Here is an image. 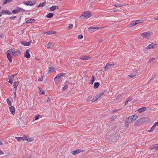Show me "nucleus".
I'll list each match as a JSON object with an SVG mask.
<instances>
[{"mask_svg":"<svg viewBox=\"0 0 158 158\" xmlns=\"http://www.w3.org/2000/svg\"><path fill=\"white\" fill-rule=\"evenodd\" d=\"M26 140L28 142H31L33 140V138H30L28 139L27 138Z\"/></svg>","mask_w":158,"mask_h":158,"instance_id":"ea45409f","label":"nucleus"},{"mask_svg":"<svg viewBox=\"0 0 158 158\" xmlns=\"http://www.w3.org/2000/svg\"><path fill=\"white\" fill-rule=\"evenodd\" d=\"M16 17V16H12V17H10V19L11 20H12V19H14Z\"/></svg>","mask_w":158,"mask_h":158,"instance_id":"4d7b16f0","label":"nucleus"},{"mask_svg":"<svg viewBox=\"0 0 158 158\" xmlns=\"http://www.w3.org/2000/svg\"><path fill=\"white\" fill-rule=\"evenodd\" d=\"M56 33V31H44V33L46 35H51Z\"/></svg>","mask_w":158,"mask_h":158,"instance_id":"dca6fc26","label":"nucleus"},{"mask_svg":"<svg viewBox=\"0 0 158 158\" xmlns=\"http://www.w3.org/2000/svg\"><path fill=\"white\" fill-rule=\"evenodd\" d=\"M30 52V50L28 49L26 50V53L24 54V56L27 58H29L30 57V54H29V52Z\"/></svg>","mask_w":158,"mask_h":158,"instance_id":"9d476101","label":"nucleus"},{"mask_svg":"<svg viewBox=\"0 0 158 158\" xmlns=\"http://www.w3.org/2000/svg\"><path fill=\"white\" fill-rule=\"evenodd\" d=\"M9 110L11 113L14 115L15 113V108L13 106H11L9 107Z\"/></svg>","mask_w":158,"mask_h":158,"instance_id":"2eb2a0df","label":"nucleus"},{"mask_svg":"<svg viewBox=\"0 0 158 158\" xmlns=\"http://www.w3.org/2000/svg\"><path fill=\"white\" fill-rule=\"evenodd\" d=\"M12 0H4V2L3 4L4 5L8 3L12 2Z\"/></svg>","mask_w":158,"mask_h":158,"instance_id":"72a5a7b5","label":"nucleus"},{"mask_svg":"<svg viewBox=\"0 0 158 158\" xmlns=\"http://www.w3.org/2000/svg\"><path fill=\"white\" fill-rule=\"evenodd\" d=\"M53 15L54 14L52 13H50L46 15V17L48 18H50L52 17Z\"/></svg>","mask_w":158,"mask_h":158,"instance_id":"bb28decb","label":"nucleus"},{"mask_svg":"<svg viewBox=\"0 0 158 158\" xmlns=\"http://www.w3.org/2000/svg\"><path fill=\"white\" fill-rule=\"evenodd\" d=\"M16 51H15L14 49V51L12 52V55H16V53L15 52Z\"/></svg>","mask_w":158,"mask_h":158,"instance_id":"603ef678","label":"nucleus"},{"mask_svg":"<svg viewBox=\"0 0 158 158\" xmlns=\"http://www.w3.org/2000/svg\"><path fill=\"white\" fill-rule=\"evenodd\" d=\"M17 74H16L15 75H12L10 76H9L8 77V79L9 80V81H8V82L9 83H10L11 84H12L13 83V78Z\"/></svg>","mask_w":158,"mask_h":158,"instance_id":"6e6552de","label":"nucleus"},{"mask_svg":"<svg viewBox=\"0 0 158 158\" xmlns=\"http://www.w3.org/2000/svg\"><path fill=\"white\" fill-rule=\"evenodd\" d=\"M155 149V150H158V144H155L153 145L150 148L151 150Z\"/></svg>","mask_w":158,"mask_h":158,"instance_id":"4be33fe9","label":"nucleus"},{"mask_svg":"<svg viewBox=\"0 0 158 158\" xmlns=\"http://www.w3.org/2000/svg\"><path fill=\"white\" fill-rule=\"evenodd\" d=\"M25 11V10L23 8H20L19 7H17L15 10H13L12 11V13L13 14H16L20 11L24 12Z\"/></svg>","mask_w":158,"mask_h":158,"instance_id":"39448f33","label":"nucleus"},{"mask_svg":"<svg viewBox=\"0 0 158 158\" xmlns=\"http://www.w3.org/2000/svg\"><path fill=\"white\" fill-rule=\"evenodd\" d=\"M50 101H51L50 98H48V99L47 100V102L48 103L50 102Z\"/></svg>","mask_w":158,"mask_h":158,"instance_id":"052dcab7","label":"nucleus"},{"mask_svg":"<svg viewBox=\"0 0 158 158\" xmlns=\"http://www.w3.org/2000/svg\"><path fill=\"white\" fill-rule=\"evenodd\" d=\"M95 77L94 76H93L92 78L91 79V82L90 83V84L91 85H92L94 83V82L95 81Z\"/></svg>","mask_w":158,"mask_h":158,"instance_id":"c756f323","label":"nucleus"},{"mask_svg":"<svg viewBox=\"0 0 158 158\" xmlns=\"http://www.w3.org/2000/svg\"><path fill=\"white\" fill-rule=\"evenodd\" d=\"M83 36L82 35H78V38L79 39H81L83 38Z\"/></svg>","mask_w":158,"mask_h":158,"instance_id":"de8ad7c7","label":"nucleus"},{"mask_svg":"<svg viewBox=\"0 0 158 158\" xmlns=\"http://www.w3.org/2000/svg\"><path fill=\"white\" fill-rule=\"evenodd\" d=\"M90 1H91V3H94V1H97V0H91Z\"/></svg>","mask_w":158,"mask_h":158,"instance_id":"338daca9","label":"nucleus"},{"mask_svg":"<svg viewBox=\"0 0 158 158\" xmlns=\"http://www.w3.org/2000/svg\"><path fill=\"white\" fill-rule=\"evenodd\" d=\"M39 88L40 89V92L42 94H44V93H45L43 89H41L39 87Z\"/></svg>","mask_w":158,"mask_h":158,"instance_id":"79ce46f5","label":"nucleus"},{"mask_svg":"<svg viewBox=\"0 0 158 158\" xmlns=\"http://www.w3.org/2000/svg\"><path fill=\"white\" fill-rule=\"evenodd\" d=\"M100 85V83L98 82H95L94 84V89H97Z\"/></svg>","mask_w":158,"mask_h":158,"instance_id":"5701e85b","label":"nucleus"},{"mask_svg":"<svg viewBox=\"0 0 158 158\" xmlns=\"http://www.w3.org/2000/svg\"><path fill=\"white\" fill-rule=\"evenodd\" d=\"M43 77H42L41 78H39L38 80V81H42L43 80Z\"/></svg>","mask_w":158,"mask_h":158,"instance_id":"5fc2aeb1","label":"nucleus"},{"mask_svg":"<svg viewBox=\"0 0 158 158\" xmlns=\"http://www.w3.org/2000/svg\"><path fill=\"white\" fill-rule=\"evenodd\" d=\"M46 4V2H44L42 3H40L37 6V8H38L40 6H44V5Z\"/></svg>","mask_w":158,"mask_h":158,"instance_id":"2f4dec72","label":"nucleus"},{"mask_svg":"<svg viewBox=\"0 0 158 158\" xmlns=\"http://www.w3.org/2000/svg\"><path fill=\"white\" fill-rule=\"evenodd\" d=\"M137 73V72L136 70H134V71L133 72L130 74L128 76L131 78H132L136 76Z\"/></svg>","mask_w":158,"mask_h":158,"instance_id":"ddd939ff","label":"nucleus"},{"mask_svg":"<svg viewBox=\"0 0 158 158\" xmlns=\"http://www.w3.org/2000/svg\"><path fill=\"white\" fill-rule=\"evenodd\" d=\"M156 126H155L154 125L152 127L151 129L150 130H149L148 131V132H152L153 130L155 129Z\"/></svg>","mask_w":158,"mask_h":158,"instance_id":"473e14b6","label":"nucleus"},{"mask_svg":"<svg viewBox=\"0 0 158 158\" xmlns=\"http://www.w3.org/2000/svg\"><path fill=\"white\" fill-rule=\"evenodd\" d=\"M97 100H96V98H95V97L94 98L91 100L92 102H94L96 101Z\"/></svg>","mask_w":158,"mask_h":158,"instance_id":"6e6d98bb","label":"nucleus"},{"mask_svg":"<svg viewBox=\"0 0 158 158\" xmlns=\"http://www.w3.org/2000/svg\"><path fill=\"white\" fill-rule=\"evenodd\" d=\"M137 117L138 116L137 115H134L130 116L127 118V119L129 122L130 123H131L135 120Z\"/></svg>","mask_w":158,"mask_h":158,"instance_id":"7ed1b4c3","label":"nucleus"},{"mask_svg":"<svg viewBox=\"0 0 158 158\" xmlns=\"http://www.w3.org/2000/svg\"><path fill=\"white\" fill-rule=\"evenodd\" d=\"M155 58H152L150 59V60H149L148 63H151L153 61Z\"/></svg>","mask_w":158,"mask_h":158,"instance_id":"c03bdc74","label":"nucleus"},{"mask_svg":"<svg viewBox=\"0 0 158 158\" xmlns=\"http://www.w3.org/2000/svg\"><path fill=\"white\" fill-rule=\"evenodd\" d=\"M14 93L15 94V96H14V98H16V92L14 91Z\"/></svg>","mask_w":158,"mask_h":158,"instance_id":"69168bd1","label":"nucleus"},{"mask_svg":"<svg viewBox=\"0 0 158 158\" xmlns=\"http://www.w3.org/2000/svg\"><path fill=\"white\" fill-rule=\"evenodd\" d=\"M154 125L156 126H158V122H156Z\"/></svg>","mask_w":158,"mask_h":158,"instance_id":"13d9d810","label":"nucleus"},{"mask_svg":"<svg viewBox=\"0 0 158 158\" xmlns=\"http://www.w3.org/2000/svg\"><path fill=\"white\" fill-rule=\"evenodd\" d=\"M40 116L39 114H38L37 115H35V120H37L39 118Z\"/></svg>","mask_w":158,"mask_h":158,"instance_id":"49530a36","label":"nucleus"},{"mask_svg":"<svg viewBox=\"0 0 158 158\" xmlns=\"http://www.w3.org/2000/svg\"><path fill=\"white\" fill-rule=\"evenodd\" d=\"M129 123H130L129 122L127 119L125 123V127H129Z\"/></svg>","mask_w":158,"mask_h":158,"instance_id":"f704fd0d","label":"nucleus"},{"mask_svg":"<svg viewBox=\"0 0 158 158\" xmlns=\"http://www.w3.org/2000/svg\"><path fill=\"white\" fill-rule=\"evenodd\" d=\"M69 84L70 82H69V81H66L65 82V84H66L65 85H69Z\"/></svg>","mask_w":158,"mask_h":158,"instance_id":"864d4df0","label":"nucleus"},{"mask_svg":"<svg viewBox=\"0 0 158 158\" xmlns=\"http://www.w3.org/2000/svg\"><path fill=\"white\" fill-rule=\"evenodd\" d=\"M73 25L72 24H69V26L68 27V29H71L73 27Z\"/></svg>","mask_w":158,"mask_h":158,"instance_id":"58836bf2","label":"nucleus"},{"mask_svg":"<svg viewBox=\"0 0 158 158\" xmlns=\"http://www.w3.org/2000/svg\"><path fill=\"white\" fill-rule=\"evenodd\" d=\"M54 69L53 67H50L49 68V72H52V71H54Z\"/></svg>","mask_w":158,"mask_h":158,"instance_id":"c9c22d12","label":"nucleus"},{"mask_svg":"<svg viewBox=\"0 0 158 158\" xmlns=\"http://www.w3.org/2000/svg\"><path fill=\"white\" fill-rule=\"evenodd\" d=\"M6 53L7 55V57L9 60V61L10 62H11L12 61V57L11 54H10L9 52H6Z\"/></svg>","mask_w":158,"mask_h":158,"instance_id":"4468645a","label":"nucleus"},{"mask_svg":"<svg viewBox=\"0 0 158 158\" xmlns=\"http://www.w3.org/2000/svg\"><path fill=\"white\" fill-rule=\"evenodd\" d=\"M2 12L3 14L6 15H11L12 13L9 11L8 10H3Z\"/></svg>","mask_w":158,"mask_h":158,"instance_id":"b1692460","label":"nucleus"},{"mask_svg":"<svg viewBox=\"0 0 158 158\" xmlns=\"http://www.w3.org/2000/svg\"><path fill=\"white\" fill-rule=\"evenodd\" d=\"M22 137H18V141H20L22 140Z\"/></svg>","mask_w":158,"mask_h":158,"instance_id":"3c124183","label":"nucleus"},{"mask_svg":"<svg viewBox=\"0 0 158 158\" xmlns=\"http://www.w3.org/2000/svg\"><path fill=\"white\" fill-rule=\"evenodd\" d=\"M54 44L53 43H51L49 42L48 44L47 45V48H52L54 46Z\"/></svg>","mask_w":158,"mask_h":158,"instance_id":"f3484780","label":"nucleus"},{"mask_svg":"<svg viewBox=\"0 0 158 158\" xmlns=\"http://www.w3.org/2000/svg\"><path fill=\"white\" fill-rule=\"evenodd\" d=\"M15 53H16V55L17 54H20L21 52L20 51L18 50V51H16V52H15Z\"/></svg>","mask_w":158,"mask_h":158,"instance_id":"8fccbe9b","label":"nucleus"},{"mask_svg":"<svg viewBox=\"0 0 158 158\" xmlns=\"http://www.w3.org/2000/svg\"><path fill=\"white\" fill-rule=\"evenodd\" d=\"M65 74V73H60L57 75L54 78L55 81H56L57 79H59L60 77Z\"/></svg>","mask_w":158,"mask_h":158,"instance_id":"0eeeda50","label":"nucleus"},{"mask_svg":"<svg viewBox=\"0 0 158 158\" xmlns=\"http://www.w3.org/2000/svg\"><path fill=\"white\" fill-rule=\"evenodd\" d=\"M156 44H155L154 43H152L148 45V48L149 49L155 48H156Z\"/></svg>","mask_w":158,"mask_h":158,"instance_id":"9b49d317","label":"nucleus"},{"mask_svg":"<svg viewBox=\"0 0 158 158\" xmlns=\"http://www.w3.org/2000/svg\"><path fill=\"white\" fill-rule=\"evenodd\" d=\"M58 6H52L50 8V10L51 11H53L55 10L56 8H58Z\"/></svg>","mask_w":158,"mask_h":158,"instance_id":"cd10ccee","label":"nucleus"},{"mask_svg":"<svg viewBox=\"0 0 158 158\" xmlns=\"http://www.w3.org/2000/svg\"><path fill=\"white\" fill-rule=\"evenodd\" d=\"M68 88V86L67 85H65L62 88V90H65Z\"/></svg>","mask_w":158,"mask_h":158,"instance_id":"a19ab883","label":"nucleus"},{"mask_svg":"<svg viewBox=\"0 0 158 158\" xmlns=\"http://www.w3.org/2000/svg\"><path fill=\"white\" fill-rule=\"evenodd\" d=\"M122 6L119 4H115V5H114V6L116 7H120L121 6Z\"/></svg>","mask_w":158,"mask_h":158,"instance_id":"a18cd8bd","label":"nucleus"},{"mask_svg":"<svg viewBox=\"0 0 158 158\" xmlns=\"http://www.w3.org/2000/svg\"><path fill=\"white\" fill-rule=\"evenodd\" d=\"M135 22L137 23V24H138L139 23H140L141 22H142L143 20H137L135 21Z\"/></svg>","mask_w":158,"mask_h":158,"instance_id":"37998d69","label":"nucleus"},{"mask_svg":"<svg viewBox=\"0 0 158 158\" xmlns=\"http://www.w3.org/2000/svg\"><path fill=\"white\" fill-rule=\"evenodd\" d=\"M146 109L147 108L146 107H142L139 108L138 109V111L140 113L146 110Z\"/></svg>","mask_w":158,"mask_h":158,"instance_id":"412c9836","label":"nucleus"},{"mask_svg":"<svg viewBox=\"0 0 158 158\" xmlns=\"http://www.w3.org/2000/svg\"><path fill=\"white\" fill-rule=\"evenodd\" d=\"M133 99L131 98V97H130L129 98V99L128 100L129 101H131Z\"/></svg>","mask_w":158,"mask_h":158,"instance_id":"bf43d9fd","label":"nucleus"},{"mask_svg":"<svg viewBox=\"0 0 158 158\" xmlns=\"http://www.w3.org/2000/svg\"><path fill=\"white\" fill-rule=\"evenodd\" d=\"M6 101H7V103L8 104V105L11 106V102H10V99L8 98L6 99Z\"/></svg>","mask_w":158,"mask_h":158,"instance_id":"4c0bfd02","label":"nucleus"},{"mask_svg":"<svg viewBox=\"0 0 158 158\" xmlns=\"http://www.w3.org/2000/svg\"><path fill=\"white\" fill-rule=\"evenodd\" d=\"M110 66V64L109 63H107L106 64L105 66L104 67V70L106 71H108L109 69V67Z\"/></svg>","mask_w":158,"mask_h":158,"instance_id":"c85d7f7f","label":"nucleus"},{"mask_svg":"<svg viewBox=\"0 0 158 158\" xmlns=\"http://www.w3.org/2000/svg\"><path fill=\"white\" fill-rule=\"evenodd\" d=\"M21 32H22V33H21V34H23L24 33V32H25V30L24 29H23L21 31Z\"/></svg>","mask_w":158,"mask_h":158,"instance_id":"680f3d73","label":"nucleus"},{"mask_svg":"<svg viewBox=\"0 0 158 158\" xmlns=\"http://www.w3.org/2000/svg\"><path fill=\"white\" fill-rule=\"evenodd\" d=\"M149 119L147 117H143L138 119L135 122V126H137L144 122L148 123L150 121Z\"/></svg>","mask_w":158,"mask_h":158,"instance_id":"f257e3e1","label":"nucleus"},{"mask_svg":"<svg viewBox=\"0 0 158 158\" xmlns=\"http://www.w3.org/2000/svg\"><path fill=\"white\" fill-rule=\"evenodd\" d=\"M35 21V19H31L27 21L26 23H34Z\"/></svg>","mask_w":158,"mask_h":158,"instance_id":"aec40b11","label":"nucleus"},{"mask_svg":"<svg viewBox=\"0 0 158 158\" xmlns=\"http://www.w3.org/2000/svg\"><path fill=\"white\" fill-rule=\"evenodd\" d=\"M31 156L30 155H28L26 157H25V158H30Z\"/></svg>","mask_w":158,"mask_h":158,"instance_id":"774afa93","label":"nucleus"},{"mask_svg":"<svg viewBox=\"0 0 158 158\" xmlns=\"http://www.w3.org/2000/svg\"><path fill=\"white\" fill-rule=\"evenodd\" d=\"M137 24V23L135 21H134L132 22V23L130 24V27H132L133 26H135Z\"/></svg>","mask_w":158,"mask_h":158,"instance_id":"7c9ffc66","label":"nucleus"},{"mask_svg":"<svg viewBox=\"0 0 158 158\" xmlns=\"http://www.w3.org/2000/svg\"><path fill=\"white\" fill-rule=\"evenodd\" d=\"M118 110H114L112 111V113H114L116 112Z\"/></svg>","mask_w":158,"mask_h":158,"instance_id":"e2e57ef3","label":"nucleus"},{"mask_svg":"<svg viewBox=\"0 0 158 158\" xmlns=\"http://www.w3.org/2000/svg\"><path fill=\"white\" fill-rule=\"evenodd\" d=\"M14 51V49H11L8 50L6 52H8L10 53V54H12V52Z\"/></svg>","mask_w":158,"mask_h":158,"instance_id":"e433bc0d","label":"nucleus"},{"mask_svg":"<svg viewBox=\"0 0 158 158\" xmlns=\"http://www.w3.org/2000/svg\"><path fill=\"white\" fill-rule=\"evenodd\" d=\"M3 154H4V153H3V152L0 150V155Z\"/></svg>","mask_w":158,"mask_h":158,"instance_id":"0e129e2a","label":"nucleus"},{"mask_svg":"<svg viewBox=\"0 0 158 158\" xmlns=\"http://www.w3.org/2000/svg\"><path fill=\"white\" fill-rule=\"evenodd\" d=\"M151 33L150 31L144 32L141 34V35L143 37H146L149 36Z\"/></svg>","mask_w":158,"mask_h":158,"instance_id":"1a4fd4ad","label":"nucleus"},{"mask_svg":"<svg viewBox=\"0 0 158 158\" xmlns=\"http://www.w3.org/2000/svg\"><path fill=\"white\" fill-rule=\"evenodd\" d=\"M104 93H102L101 94H99L96 95L95 97V98H96V100H98V98H100L102 95H103Z\"/></svg>","mask_w":158,"mask_h":158,"instance_id":"393cba45","label":"nucleus"},{"mask_svg":"<svg viewBox=\"0 0 158 158\" xmlns=\"http://www.w3.org/2000/svg\"><path fill=\"white\" fill-rule=\"evenodd\" d=\"M19 82H14L13 84V86L15 88L14 91L16 92L17 90V88L19 85Z\"/></svg>","mask_w":158,"mask_h":158,"instance_id":"6ab92c4d","label":"nucleus"},{"mask_svg":"<svg viewBox=\"0 0 158 158\" xmlns=\"http://www.w3.org/2000/svg\"><path fill=\"white\" fill-rule=\"evenodd\" d=\"M91 16V14L89 12H83L81 15L80 17L79 18L82 19L84 17L85 19H88Z\"/></svg>","mask_w":158,"mask_h":158,"instance_id":"f03ea898","label":"nucleus"},{"mask_svg":"<svg viewBox=\"0 0 158 158\" xmlns=\"http://www.w3.org/2000/svg\"><path fill=\"white\" fill-rule=\"evenodd\" d=\"M21 43L22 45L25 46H27L30 45V43L26 41H21Z\"/></svg>","mask_w":158,"mask_h":158,"instance_id":"a211bd4d","label":"nucleus"},{"mask_svg":"<svg viewBox=\"0 0 158 158\" xmlns=\"http://www.w3.org/2000/svg\"><path fill=\"white\" fill-rule=\"evenodd\" d=\"M105 27H90L88 28L89 31L92 33L94 31V30H98L99 29H102L104 28Z\"/></svg>","mask_w":158,"mask_h":158,"instance_id":"20e7f679","label":"nucleus"},{"mask_svg":"<svg viewBox=\"0 0 158 158\" xmlns=\"http://www.w3.org/2000/svg\"><path fill=\"white\" fill-rule=\"evenodd\" d=\"M84 151L83 150H81L79 149L76 150L73 152L72 153L73 155H75L79 153L82 152Z\"/></svg>","mask_w":158,"mask_h":158,"instance_id":"f8f14e48","label":"nucleus"},{"mask_svg":"<svg viewBox=\"0 0 158 158\" xmlns=\"http://www.w3.org/2000/svg\"><path fill=\"white\" fill-rule=\"evenodd\" d=\"M80 59H82V60H88L89 59V57L87 56H81L80 58Z\"/></svg>","mask_w":158,"mask_h":158,"instance_id":"a878e982","label":"nucleus"},{"mask_svg":"<svg viewBox=\"0 0 158 158\" xmlns=\"http://www.w3.org/2000/svg\"><path fill=\"white\" fill-rule=\"evenodd\" d=\"M36 3V2L35 1L31 2H23V3L27 6H32L34 5Z\"/></svg>","mask_w":158,"mask_h":158,"instance_id":"423d86ee","label":"nucleus"},{"mask_svg":"<svg viewBox=\"0 0 158 158\" xmlns=\"http://www.w3.org/2000/svg\"><path fill=\"white\" fill-rule=\"evenodd\" d=\"M22 140H26L27 137L26 136H24L23 137H22Z\"/></svg>","mask_w":158,"mask_h":158,"instance_id":"09e8293b","label":"nucleus"}]
</instances>
